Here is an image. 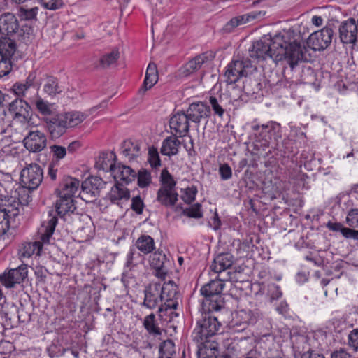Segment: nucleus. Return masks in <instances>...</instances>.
Wrapping results in <instances>:
<instances>
[{
  "label": "nucleus",
  "mask_w": 358,
  "mask_h": 358,
  "mask_svg": "<svg viewBox=\"0 0 358 358\" xmlns=\"http://www.w3.org/2000/svg\"><path fill=\"white\" fill-rule=\"evenodd\" d=\"M66 122L61 113L46 120L47 128L52 138H58L66 133Z\"/></svg>",
  "instance_id": "393cba45"
},
{
  "label": "nucleus",
  "mask_w": 358,
  "mask_h": 358,
  "mask_svg": "<svg viewBox=\"0 0 358 358\" xmlns=\"http://www.w3.org/2000/svg\"><path fill=\"white\" fill-rule=\"evenodd\" d=\"M197 345L198 358H217L220 353V346L215 339H206L194 341Z\"/></svg>",
  "instance_id": "412c9836"
},
{
  "label": "nucleus",
  "mask_w": 358,
  "mask_h": 358,
  "mask_svg": "<svg viewBox=\"0 0 358 358\" xmlns=\"http://www.w3.org/2000/svg\"><path fill=\"white\" fill-rule=\"evenodd\" d=\"M88 185L92 187L94 195H95L99 189L103 187L105 182L99 177H91L84 181V187L87 188L86 186Z\"/></svg>",
  "instance_id": "09e8293b"
},
{
  "label": "nucleus",
  "mask_w": 358,
  "mask_h": 358,
  "mask_svg": "<svg viewBox=\"0 0 358 358\" xmlns=\"http://www.w3.org/2000/svg\"><path fill=\"white\" fill-rule=\"evenodd\" d=\"M136 248L143 255H148L152 252L155 248V242L149 235L140 236L135 243Z\"/></svg>",
  "instance_id": "c9c22d12"
},
{
  "label": "nucleus",
  "mask_w": 358,
  "mask_h": 358,
  "mask_svg": "<svg viewBox=\"0 0 358 358\" xmlns=\"http://www.w3.org/2000/svg\"><path fill=\"white\" fill-rule=\"evenodd\" d=\"M120 57L119 50H113L110 52L103 55L99 60L100 66L103 68H107L114 64Z\"/></svg>",
  "instance_id": "37998d69"
},
{
  "label": "nucleus",
  "mask_w": 358,
  "mask_h": 358,
  "mask_svg": "<svg viewBox=\"0 0 358 358\" xmlns=\"http://www.w3.org/2000/svg\"><path fill=\"white\" fill-rule=\"evenodd\" d=\"M217 311L201 309V315L196 320V326L191 335L193 341L215 339L222 327L218 317L215 315V313Z\"/></svg>",
  "instance_id": "20e7f679"
},
{
  "label": "nucleus",
  "mask_w": 358,
  "mask_h": 358,
  "mask_svg": "<svg viewBox=\"0 0 358 358\" xmlns=\"http://www.w3.org/2000/svg\"><path fill=\"white\" fill-rule=\"evenodd\" d=\"M224 282L221 279H215L203 285L200 290L204 297L201 306L205 310H220L224 307V299L222 295Z\"/></svg>",
  "instance_id": "0eeeda50"
},
{
  "label": "nucleus",
  "mask_w": 358,
  "mask_h": 358,
  "mask_svg": "<svg viewBox=\"0 0 358 358\" xmlns=\"http://www.w3.org/2000/svg\"><path fill=\"white\" fill-rule=\"evenodd\" d=\"M280 124L275 122H270L266 124H262V130L258 133L255 143V149L258 152L259 155L266 157L271 154V150L267 151L270 141L272 138L275 140L280 138Z\"/></svg>",
  "instance_id": "6e6552de"
},
{
  "label": "nucleus",
  "mask_w": 358,
  "mask_h": 358,
  "mask_svg": "<svg viewBox=\"0 0 358 358\" xmlns=\"http://www.w3.org/2000/svg\"><path fill=\"white\" fill-rule=\"evenodd\" d=\"M348 343L355 351L358 350V329H354L348 335Z\"/></svg>",
  "instance_id": "052dcab7"
},
{
  "label": "nucleus",
  "mask_w": 358,
  "mask_h": 358,
  "mask_svg": "<svg viewBox=\"0 0 358 358\" xmlns=\"http://www.w3.org/2000/svg\"><path fill=\"white\" fill-rule=\"evenodd\" d=\"M176 135L166 138L161 148V153L165 156H173L178 153V149L180 146V141L176 138Z\"/></svg>",
  "instance_id": "2f4dec72"
},
{
  "label": "nucleus",
  "mask_w": 358,
  "mask_h": 358,
  "mask_svg": "<svg viewBox=\"0 0 358 358\" xmlns=\"http://www.w3.org/2000/svg\"><path fill=\"white\" fill-rule=\"evenodd\" d=\"M327 227L331 231H340L346 238L358 240V230L345 227L342 224L338 222H329L327 224Z\"/></svg>",
  "instance_id": "ea45409f"
},
{
  "label": "nucleus",
  "mask_w": 358,
  "mask_h": 358,
  "mask_svg": "<svg viewBox=\"0 0 358 358\" xmlns=\"http://www.w3.org/2000/svg\"><path fill=\"white\" fill-rule=\"evenodd\" d=\"M346 220L350 227H358V209L350 210L347 215Z\"/></svg>",
  "instance_id": "4d7b16f0"
},
{
  "label": "nucleus",
  "mask_w": 358,
  "mask_h": 358,
  "mask_svg": "<svg viewBox=\"0 0 358 358\" xmlns=\"http://www.w3.org/2000/svg\"><path fill=\"white\" fill-rule=\"evenodd\" d=\"M185 112L190 122L199 124L202 119L209 116L210 108L204 103L198 101L191 103Z\"/></svg>",
  "instance_id": "4be33fe9"
},
{
  "label": "nucleus",
  "mask_w": 358,
  "mask_h": 358,
  "mask_svg": "<svg viewBox=\"0 0 358 358\" xmlns=\"http://www.w3.org/2000/svg\"><path fill=\"white\" fill-rule=\"evenodd\" d=\"M161 187L164 189H176V182L167 169H163L160 176Z\"/></svg>",
  "instance_id": "49530a36"
},
{
  "label": "nucleus",
  "mask_w": 358,
  "mask_h": 358,
  "mask_svg": "<svg viewBox=\"0 0 358 358\" xmlns=\"http://www.w3.org/2000/svg\"><path fill=\"white\" fill-rule=\"evenodd\" d=\"M245 22L243 16H238L234 17L231 19L226 25V29L228 30H231L236 27H238L240 24H243Z\"/></svg>",
  "instance_id": "69168bd1"
},
{
  "label": "nucleus",
  "mask_w": 358,
  "mask_h": 358,
  "mask_svg": "<svg viewBox=\"0 0 358 358\" xmlns=\"http://www.w3.org/2000/svg\"><path fill=\"white\" fill-rule=\"evenodd\" d=\"M275 36L264 37L263 39L254 42L249 48V55L254 60H264L271 58L273 60L277 47H274Z\"/></svg>",
  "instance_id": "9d476101"
},
{
  "label": "nucleus",
  "mask_w": 358,
  "mask_h": 358,
  "mask_svg": "<svg viewBox=\"0 0 358 358\" xmlns=\"http://www.w3.org/2000/svg\"><path fill=\"white\" fill-rule=\"evenodd\" d=\"M107 197L112 203L123 208L130 199V192L127 187L118 184L110 189Z\"/></svg>",
  "instance_id": "b1692460"
},
{
  "label": "nucleus",
  "mask_w": 358,
  "mask_h": 358,
  "mask_svg": "<svg viewBox=\"0 0 358 358\" xmlns=\"http://www.w3.org/2000/svg\"><path fill=\"white\" fill-rule=\"evenodd\" d=\"M206 60L207 56L204 54L195 57L179 69V75L182 77L190 76L198 71Z\"/></svg>",
  "instance_id": "c85d7f7f"
},
{
  "label": "nucleus",
  "mask_w": 358,
  "mask_h": 358,
  "mask_svg": "<svg viewBox=\"0 0 358 358\" xmlns=\"http://www.w3.org/2000/svg\"><path fill=\"white\" fill-rule=\"evenodd\" d=\"M209 102L212 107L214 113L218 115L220 117H222L224 113V110L222 105V99L210 96L209 98Z\"/></svg>",
  "instance_id": "8fccbe9b"
},
{
  "label": "nucleus",
  "mask_w": 358,
  "mask_h": 358,
  "mask_svg": "<svg viewBox=\"0 0 358 358\" xmlns=\"http://www.w3.org/2000/svg\"><path fill=\"white\" fill-rule=\"evenodd\" d=\"M223 357L235 358L239 355L247 354L251 349L250 340L244 338H229L223 341Z\"/></svg>",
  "instance_id": "ddd939ff"
},
{
  "label": "nucleus",
  "mask_w": 358,
  "mask_h": 358,
  "mask_svg": "<svg viewBox=\"0 0 358 358\" xmlns=\"http://www.w3.org/2000/svg\"><path fill=\"white\" fill-rule=\"evenodd\" d=\"M114 158L115 156L113 153H101L96 159L95 166L99 170L112 173L115 166Z\"/></svg>",
  "instance_id": "4c0bfd02"
},
{
  "label": "nucleus",
  "mask_w": 358,
  "mask_h": 358,
  "mask_svg": "<svg viewBox=\"0 0 358 358\" xmlns=\"http://www.w3.org/2000/svg\"><path fill=\"white\" fill-rule=\"evenodd\" d=\"M23 143L28 150L38 152L46 147L47 138L45 134L38 129H31L24 137Z\"/></svg>",
  "instance_id": "f3484780"
},
{
  "label": "nucleus",
  "mask_w": 358,
  "mask_h": 358,
  "mask_svg": "<svg viewBox=\"0 0 358 358\" xmlns=\"http://www.w3.org/2000/svg\"><path fill=\"white\" fill-rule=\"evenodd\" d=\"M189 119L185 111H178L169 120L170 129L175 135L185 136L189 130Z\"/></svg>",
  "instance_id": "a211bd4d"
},
{
  "label": "nucleus",
  "mask_w": 358,
  "mask_h": 358,
  "mask_svg": "<svg viewBox=\"0 0 358 358\" xmlns=\"http://www.w3.org/2000/svg\"><path fill=\"white\" fill-rule=\"evenodd\" d=\"M141 255L139 253L136 252L135 249L130 248L129 251L127 255V261L125 263V266L127 267H133L137 264L136 260L140 259Z\"/></svg>",
  "instance_id": "6e6d98bb"
},
{
  "label": "nucleus",
  "mask_w": 358,
  "mask_h": 358,
  "mask_svg": "<svg viewBox=\"0 0 358 358\" xmlns=\"http://www.w3.org/2000/svg\"><path fill=\"white\" fill-rule=\"evenodd\" d=\"M38 12V7H34L29 9H25V8H21L20 13L21 15L25 19V20H33L36 17V15Z\"/></svg>",
  "instance_id": "bf43d9fd"
},
{
  "label": "nucleus",
  "mask_w": 358,
  "mask_h": 358,
  "mask_svg": "<svg viewBox=\"0 0 358 358\" xmlns=\"http://www.w3.org/2000/svg\"><path fill=\"white\" fill-rule=\"evenodd\" d=\"M197 192V188L195 186L187 187L184 189L183 194L182 195V201L186 203H191L195 200Z\"/></svg>",
  "instance_id": "3c124183"
},
{
  "label": "nucleus",
  "mask_w": 358,
  "mask_h": 358,
  "mask_svg": "<svg viewBox=\"0 0 358 358\" xmlns=\"http://www.w3.org/2000/svg\"><path fill=\"white\" fill-rule=\"evenodd\" d=\"M121 149L122 155L129 160H133L141 154L140 144L130 140L124 141Z\"/></svg>",
  "instance_id": "e433bc0d"
},
{
  "label": "nucleus",
  "mask_w": 358,
  "mask_h": 358,
  "mask_svg": "<svg viewBox=\"0 0 358 358\" xmlns=\"http://www.w3.org/2000/svg\"><path fill=\"white\" fill-rule=\"evenodd\" d=\"M43 92L50 98H55L62 92V87L59 85L57 78L51 76H46L43 87Z\"/></svg>",
  "instance_id": "72a5a7b5"
},
{
  "label": "nucleus",
  "mask_w": 358,
  "mask_h": 358,
  "mask_svg": "<svg viewBox=\"0 0 358 358\" xmlns=\"http://www.w3.org/2000/svg\"><path fill=\"white\" fill-rule=\"evenodd\" d=\"M291 132L297 138V140L301 143H306V134L301 131L299 127H291Z\"/></svg>",
  "instance_id": "338daca9"
},
{
  "label": "nucleus",
  "mask_w": 358,
  "mask_h": 358,
  "mask_svg": "<svg viewBox=\"0 0 358 358\" xmlns=\"http://www.w3.org/2000/svg\"><path fill=\"white\" fill-rule=\"evenodd\" d=\"M15 99L8 103V111L15 122L25 124L30 120V102L24 96L15 95Z\"/></svg>",
  "instance_id": "f8f14e48"
},
{
  "label": "nucleus",
  "mask_w": 358,
  "mask_h": 358,
  "mask_svg": "<svg viewBox=\"0 0 358 358\" xmlns=\"http://www.w3.org/2000/svg\"><path fill=\"white\" fill-rule=\"evenodd\" d=\"M158 80V73L157 66L155 64L150 63L147 67L145 79L143 81V88L145 90L150 89Z\"/></svg>",
  "instance_id": "a19ab883"
},
{
  "label": "nucleus",
  "mask_w": 358,
  "mask_h": 358,
  "mask_svg": "<svg viewBox=\"0 0 358 358\" xmlns=\"http://www.w3.org/2000/svg\"><path fill=\"white\" fill-rule=\"evenodd\" d=\"M274 47L278 48L273 56L275 62L285 59L294 69L299 62L307 60L306 48L301 43L294 41L287 45L282 36L275 35Z\"/></svg>",
  "instance_id": "7ed1b4c3"
},
{
  "label": "nucleus",
  "mask_w": 358,
  "mask_h": 358,
  "mask_svg": "<svg viewBox=\"0 0 358 358\" xmlns=\"http://www.w3.org/2000/svg\"><path fill=\"white\" fill-rule=\"evenodd\" d=\"M80 187V181L73 177L64 178L58 189L59 196L74 197Z\"/></svg>",
  "instance_id": "cd10ccee"
},
{
  "label": "nucleus",
  "mask_w": 358,
  "mask_h": 358,
  "mask_svg": "<svg viewBox=\"0 0 358 358\" xmlns=\"http://www.w3.org/2000/svg\"><path fill=\"white\" fill-rule=\"evenodd\" d=\"M233 256L230 253L218 255L210 265V269L215 273H220L231 266Z\"/></svg>",
  "instance_id": "c756f323"
},
{
  "label": "nucleus",
  "mask_w": 358,
  "mask_h": 358,
  "mask_svg": "<svg viewBox=\"0 0 358 358\" xmlns=\"http://www.w3.org/2000/svg\"><path fill=\"white\" fill-rule=\"evenodd\" d=\"M268 292L271 299L273 300L278 299L282 296V292L280 287L275 284L269 285Z\"/></svg>",
  "instance_id": "0e129e2a"
},
{
  "label": "nucleus",
  "mask_w": 358,
  "mask_h": 358,
  "mask_svg": "<svg viewBox=\"0 0 358 358\" xmlns=\"http://www.w3.org/2000/svg\"><path fill=\"white\" fill-rule=\"evenodd\" d=\"M157 201L166 207H172L178 201V193L176 189L160 187L157 191Z\"/></svg>",
  "instance_id": "7c9ffc66"
},
{
  "label": "nucleus",
  "mask_w": 358,
  "mask_h": 358,
  "mask_svg": "<svg viewBox=\"0 0 358 358\" xmlns=\"http://www.w3.org/2000/svg\"><path fill=\"white\" fill-rule=\"evenodd\" d=\"M111 174L116 181L126 184L134 180L136 176V171L131 167L120 164L115 165Z\"/></svg>",
  "instance_id": "bb28decb"
},
{
  "label": "nucleus",
  "mask_w": 358,
  "mask_h": 358,
  "mask_svg": "<svg viewBox=\"0 0 358 358\" xmlns=\"http://www.w3.org/2000/svg\"><path fill=\"white\" fill-rule=\"evenodd\" d=\"M41 83L36 80V73L31 71L23 81L16 82L10 91L14 95L24 96L43 116H50L53 113V103L45 100L38 94Z\"/></svg>",
  "instance_id": "f257e3e1"
},
{
  "label": "nucleus",
  "mask_w": 358,
  "mask_h": 358,
  "mask_svg": "<svg viewBox=\"0 0 358 358\" xmlns=\"http://www.w3.org/2000/svg\"><path fill=\"white\" fill-rule=\"evenodd\" d=\"M76 208L73 197L59 196V199L57 201L56 211L61 217L73 213Z\"/></svg>",
  "instance_id": "f704fd0d"
},
{
  "label": "nucleus",
  "mask_w": 358,
  "mask_h": 358,
  "mask_svg": "<svg viewBox=\"0 0 358 358\" xmlns=\"http://www.w3.org/2000/svg\"><path fill=\"white\" fill-rule=\"evenodd\" d=\"M334 31L331 28L324 27L320 31L311 34L307 41V45L315 51L326 49L331 43Z\"/></svg>",
  "instance_id": "2eb2a0df"
},
{
  "label": "nucleus",
  "mask_w": 358,
  "mask_h": 358,
  "mask_svg": "<svg viewBox=\"0 0 358 358\" xmlns=\"http://www.w3.org/2000/svg\"><path fill=\"white\" fill-rule=\"evenodd\" d=\"M259 313L250 309H241L233 314L232 320L230 322V327L234 331H243L250 324L257 322Z\"/></svg>",
  "instance_id": "4468645a"
},
{
  "label": "nucleus",
  "mask_w": 358,
  "mask_h": 358,
  "mask_svg": "<svg viewBox=\"0 0 358 358\" xmlns=\"http://www.w3.org/2000/svg\"><path fill=\"white\" fill-rule=\"evenodd\" d=\"M20 201L13 196L4 203L0 208V236L5 234L10 227V220L15 218L20 213Z\"/></svg>",
  "instance_id": "9b49d317"
},
{
  "label": "nucleus",
  "mask_w": 358,
  "mask_h": 358,
  "mask_svg": "<svg viewBox=\"0 0 358 358\" xmlns=\"http://www.w3.org/2000/svg\"><path fill=\"white\" fill-rule=\"evenodd\" d=\"M255 69L252 62L248 59L234 60L227 65L225 71L227 82L229 84L235 83L240 78L247 76Z\"/></svg>",
  "instance_id": "1a4fd4ad"
},
{
  "label": "nucleus",
  "mask_w": 358,
  "mask_h": 358,
  "mask_svg": "<svg viewBox=\"0 0 358 358\" xmlns=\"http://www.w3.org/2000/svg\"><path fill=\"white\" fill-rule=\"evenodd\" d=\"M161 285L157 283L150 284L144 291V300L142 306L154 309L157 308L159 303H162L160 295Z\"/></svg>",
  "instance_id": "aec40b11"
},
{
  "label": "nucleus",
  "mask_w": 358,
  "mask_h": 358,
  "mask_svg": "<svg viewBox=\"0 0 358 358\" xmlns=\"http://www.w3.org/2000/svg\"><path fill=\"white\" fill-rule=\"evenodd\" d=\"M0 53L17 59L16 43L8 36H0Z\"/></svg>",
  "instance_id": "473e14b6"
},
{
  "label": "nucleus",
  "mask_w": 358,
  "mask_h": 358,
  "mask_svg": "<svg viewBox=\"0 0 358 358\" xmlns=\"http://www.w3.org/2000/svg\"><path fill=\"white\" fill-rule=\"evenodd\" d=\"M184 212L185 214L189 217L198 219L203 217L201 205L199 203H196L194 205L191 206L189 208H187Z\"/></svg>",
  "instance_id": "603ef678"
},
{
  "label": "nucleus",
  "mask_w": 358,
  "mask_h": 358,
  "mask_svg": "<svg viewBox=\"0 0 358 358\" xmlns=\"http://www.w3.org/2000/svg\"><path fill=\"white\" fill-rule=\"evenodd\" d=\"M43 179V171L40 165L33 163L25 166L20 172V185L15 189L13 198L20 203L27 204L31 201L29 193L38 187Z\"/></svg>",
  "instance_id": "f03ea898"
},
{
  "label": "nucleus",
  "mask_w": 358,
  "mask_h": 358,
  "mask_svg": "<svg viewBox=\"0 0 358 358\" xmlns=\"http://www.w3.org/2000/svg\"><path fill=\"white\" fill-rule=\"evenodd\" d=\"M358 36V24L354 18L342 22L339 27V36L342 43L355 44Z\"/></svg>",
  "instance_id": "6ab92c4d"
},
{
  "label": "nucleus",
  "mask_w": 358,
  "mask_h": 358,
  "mask_svg": "<svg viewBox=\"0 0 358 358\" xmlns=\"http://www.w3.org/2000/svg\"><path fill=\"white\" fill-rule=\"evenodd\" d=\"M175 352V344L171 340H166L164 341L160 345V358H171Z\"/></svg>",
  "instance_id": "c03bdc74"
},
{
  "label": "nucleus",
  "mask_w": 358,
  "mask_h": 358,
  "mask_svg": "<svg viewBox=\"0 0 358 358\" xmlns=\"http://www.w3.org/2000/svg\"><path fill=\"white\" fill-rule=\"evenodd\" d=\"M148 162L151 166L155 168L160 166L161 164L157 149L155 147H151L148 149Z\"/></svg>",
  "instance_id": "5fc2aeb1"
},
{
  "label": "nucleus",
  "mask_w": 358,
  "mask_h": 358,
  "mask_svg": "<svg viewBox=\"0 0 358 358\" xmlns=\"http://www.w3.org/2000/svg\"><path fill=\"white\" fill-rule=\"evenodd\" d=\"M331 358H352L351 355L345 350L341 349L331 354Z\"/></svg>",
  "instance_id": "774afa93"
},
{
  "label": "nucleus",
  "mask_w": 358,
  "mask_h": 358,
  "mask_svg": "<svg viewBox=\"0 0 358 358\" xmlns=\"http://www.w3.org/2000/svg\"><path fill=\"white\" fill-rule=\"evenodd\" d=\"M160 295L162 303L159 306V316L167 322H171L178 316L176 312L180 299L178 287L173 281L165 282L161 286Z\"/></svg>",
  "instance_id": "39448f33"
},
{
  "label": "nucleus",
  "mask_w": 358,
  "mask_h": 358,
  "mask_svg": "<svg viewBox=\"0 0 358 358\" xmlns=\"http://www.w3.org/2000/svg\"><path fill=\"white\" fill-rule=\"evenodd\" d=\"M18 29V22L15 15L6 13L0 16V36H8Z\"/></svg>",
  "instance_id": "a878e982"
},
{
  "label": "nucleus",
  "mask_w": 358,
  "mask_h": 358,
  "mask_svg": "<svg viewBox=\"0 0 358 358\" xmlns=\"http://www.w3.org/2000/svg\"><path fill=\"white\" fill-rule=\"evenodd\" d=\"M68 128L75 127L81 124L87 117V115L80 111H70L61 113Z\"/></svg>",
  "instance_id": "58836bf2"
},
{
  "label": "nucleus",
  "mask_w": 358,
  "mask_h": 358,
  "mask_svg": "<svg viewBox=\"0 0 358 358\" xmlns=\"http://www.w3.org/2000/svg\"><path fill=\"white\" fill-rule=\"evenodd\" d=\"M138 185L141 188L148 187L152 182V176L150 171L146 169H141L137 174Z\"/></svg>",
  "instance_id": "de8ad7c7"
},
{
  "label": "nucleus",
  "mask_w": 358,
  "mask_h": 358,
  "mask_svg": "<svg viewBox=\"0 0 358 358\" xmlns=\"http://www.w3.org/2000/svg\"><path fill=\"white\" fill-rule=\"evenodd\" d=\"M54 157L57 159H63L66 155V148L60 145H52L50 148Z\"/></svg>",
  "instance_id": "e2e57ef3"
},
{
  "label": "nucleus",
  "mask_w": 358,
  "mask_h": 358,
  "mask_svg": "<svg viewBox=\"0 0 358 358\" xmlns=\"http://www.w3.org/2000/svg\"><path fill=\"white\" fill-rule=\"evenodd\" d=\"M44 8L48 10H57L64 5L62 0H37Z\"/></svg>",
  "instance_id": "864d4df0"
},
{
  "label": "nucleus",
  "mask_w": 358,
  "mask_h": 358,
  "mask_svg": "<svg viewBox=\"0 0 358 358\" xmlns=\"http://www.w3.org/2000/svg\"><path fill=\"white\" fill-rule=\"evenodd\" d=\"M219 173L223 180H229L232 176L231 169L228 164L221 165L219 168Z\"/></svg>",
  "instance_id": "680f3d73"
},
{
  "label": "nucleus",
  "mask_w": 358,
  "mask_h": 358,
  "mask_svg": "<svg viewBox=\"0 0 358 358\" xmlns=\"http://www.w3.org/2000/svg\"><path fill=\"white\" fill-rule=\"evenodd\" d=\"M27 266L21 264L16 268L10 269L0 275V282L6 287L11 288L15 284H20L27 277Z\"/></svg>",
  "instance_id": "dca6fc26"
},
{
  "label": "nucleus",
  "mask_w": 358,
  "mask_h": 358,
  "mask_svg": "<svg viewBox=\"0 0 358 358\" xmlns=\"http://www.w3.org/2000/svg\"><path fill=\"white\" fill-rule=\"evenodd\" d=\"M144 204L139 196H134L131 200V209L137 214H141L143 210Z\"/></svg>",
  "instance_id": "13d9d810"
},
{
  "label": "nucleus",
  "mask_w": 358,
  "mask_h": 358,
  "mask_svg": "<svg viewBox=\"0 0 358 358\" xmlns=\"http://www.w3.org/2000/svg\"><path fill=\"white\" fill-rule=\"evenodd\" d=\"M143 324L144 328L150 334L153 336L161 335V329L156 323L155 314L151 313L145 316Z\"/></svg>",
  "instance_id": "79ce46f5"
},
{
  "label": "nucleus",
  "mask_w": 358,
  "mask_h": 358,
  "mask_svg": "<svg viewBox=\"0 0 358 358\" xmlns=\"http://www.w3.org/2000/svg\"><path fill=\"white\" fill-rule=\"evenodd\" d=\"M57 224V217L55 215L49 213L47 220L43 221L41 227L38 229V235L41 241L34 242H28L22 245L20 252V257L23 258H29L33 255H39L44 243H49L55 227Z\"/></svg>",
  "instance_id": "423d86ee"
},
{
  "label": "nucleus",
  "mask_w": 358,
  "mask_h": 358,
  "mask_svg": "<svg viewBox=\"0 0 358 358\" xmlns=\"http://www.w3.org/2000/svg\"><path fill=\"white\" fill-rule=\"evenodd\" d=\"M150 265L155 270V275L162 280L168 273L166 256L161 251H155L150 256Z\"/></svg>",
  "instance_id": "5701e85b"
},
{
  "label": "nucleus",
  "mask_w": 358,
  "mask_h": 358,
  "mask_svg": "<svg viewBox=\"0 0 358 358\" xmlns=\"http://www.w3.org/2000/svg\"><path fill=\"white\" fill-rule=\"evenodd\" d=\"M15 59L0 53V77L8 75Z\"/></svg>",
  "instance_id": "a18cd8bd"
}]
</instances>
